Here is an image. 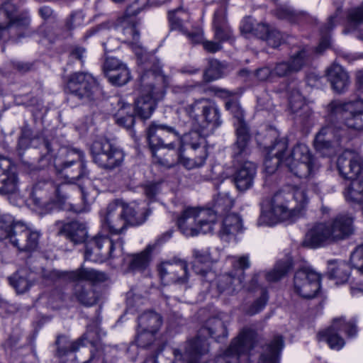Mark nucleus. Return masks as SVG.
Masks as SVG:
<instances>
[{
  "label": "nucleus",
  "instance_id": "obj_5",
  "mask_svg": "<svg viewBox=\"0 0 363 363\" xmlns=\"http://www.w3.org/2000/svg\"><path fill=\"white\" fill-rule=\"evenodd\" d=\"M206 333L216 340L228 335L225 325L220 318L218 317L209 318L205 326L199 330V335L186 343L184 354L179 350H174L175 358L174 363H199L200 357L208 352V343L204 338L201 337Z\"/></svg>",
  "mask_w": 363,
  "mask_h": 363
},
{
  "label": "nucleus",
  "instance_id": "obj_8",
  "mask_svg": "<svg viewBox=\"0 0 363 363\" xmlns=\"http://www.w3.org/2000/svg\"><path fill=\"white\" fill-rule=\"evenodd\" d=\"M67 185H55L52 182H38L34 187L33 201L41 213L51 211L57 204L62 203L66 196L62 193Z\"/></svg>",
  "mask_w": 363,
  "mask_h": 363
},
{
  "label": "nucleus",
  "instance_id": "obj_31",
  "mask_svg": "<svg viewBox=\"0 0 363 363\" xmlns=\"http://www.w3.org/2000/svg\"><path fill=\"white\" fill-rule=\"evenodd\" d=\"M13 231L18 234L19 244L21 247L18 250H35L38 247L40 234L37 231H33L22 222L17 221L14 225Z\"/></svg>",
  "mask_w": 363,
  "mask_h": 363
},
{
  "label": "nucleus",
  "instance_id": "obj_45",
  "mask_svg": "<svg viewBox=\"0 0 363 363\" xmlns=\"http://www.w3.org/2000/svg\"><path fill=\"white\" fill-rule=\"evenodd\" d=\"M291 195L294 208L297 210V213L301 211L308 203V196L306 189L304 186H292L284 189Z\"/></svg>",
  "mask_w": 363,
  "mask_h": 363
},
{
  "label": "nucleus",
  "instance_id": "obj_48",
  "mask_svg": "<svg viewBox=\"0 0 363 363\" xmlns=\"http://www.w3.org/2000/svg\"><path fill=\"white\" fill-rule=\"evenodd\" d=\"M223 65L216 59L208 60V67L203 74L206 82H211L220 78L223 74Z\"/></svg>",
  "mask_w": 363,
  "mask_h": 363
},
{
  "label": "nucleus",
  "instance_id": "obj_47",
  "mask_svg": "<svg viewBox=\"0 0 363 363\" xmlns=\"http://www.w3.org/2000/svg\"><path fill=\"white\" fill-rule=\"evenodd\" d=\"M118 104H121L120 109L116 113V123L126 128H131L135 123V118L133 114H130L131 106L129 104L118 100Z\"/></svg>",
  "mask_w": 363,
  "mask_h": 363
},
{
  "label": "nucleus",
  "instance_id": "obj_50",
  "mask_svg": "<svg viewBox=\"0 0 363 363\" xmlns=\"http://www.w3.org/2000/svg\"><path fill=\"white\" fill-rule=\"evenodd\" d=\"M150 260V251H141L132 255L129 261V265L133 269H144L147 267Z\"/></svg>",
  "mask_w": 363,
  "mask_h": 363
},
{
  "label": "nucleus",
  "instance_id": "obj_56",
  "mask_svg": "<svg viewBox=\"0 0 363 363\" xmlns=\"http://www.w3.org/2000/svg\"><path fill=\"white\" fill-rule=\"evenodd\" d=\"M182 14H185L181 9L169 13V20L172 29L178 30L182 33H186V29L183 25Z\"/></svg>",
  "mask_w": 363,
  "mask_h": 363
},
{
  "label": "nucleus",
  "instance_id": "obj_32",
  "mask_svg": "<svg viewBox=\"0 0 363 363\" xmlns=\"http://www.w3.org/2000/svg\"><path fill=\"white\" fill-rule=\"evenodd\" d=\"M138 21H133L132 18L119 17L116 23V30L120 40L124 43H136L140 38V33L137 29Z\"/></svg>",
  "mask_w": 363,
  "mask_h": 363
},
{
  "label": "nucleus",
  "instance_id": "obj_60",
  "mask_svg": "<svg viewBox=\"0 0 363 363\" xmlns=\"http://www.w3.org/2000/svg\"><path fill=\"white\" fill-rule=\"evenodd\" d=\"M283 40L282 34L275 29L270 30L266 38L267 44L274 48L279 47Z\"/></svg>",
  "mask_w": 363,
  "mask_h": 363
},
{
  "label": "nucleus",
  "instance_id": "obj_34",
  "mask_svg": "<svg viewBox=\"0 0 363 363\" xmlns=\"http://www.w3.org/2000/svg\"><path fill=\"white\" fill-rule=\"evenodd\" d=\"M125 216L128 225H139L143 224L150 213L149 209L144 205L140 206L136 203L127 204L123 203Z\"/></svg>",
  "mask_w": 363,
  "mask_h": 363
},
{
  "label": "nucleus",
  "instance_id": "obj_39",
  "mask_svg": "<svg viewBox=\"0 0 363 363\" xmlns=\"http://www.w3.org/2000/svg\"><path fill=\"white\" fill-rule=\"evenodd\" d=\"M328 275L337 284L345 283L350 277V267L344 262L328 261Z\"/></svg>",
  "mask_w": 363,
  "mask_h": 363
},
{
  "label": "nucleus",
  "instance_id": "obj_21",
  "mask_svg": "<svg viewBox=\"0 0 363 363\" xmlns=\"http://www.w3.org/2000/svg\"><path fill=\"white\" fill-rule=\"evenodd\" d=\"M325 224L331 242L343 240L354 233L353 218L346 213L338 214Z\"/></svg>",
  "mask_w": 363,
  "mask_h": 363
},
{
  "label": "nucleus",
  "instance_id": "obj_24",
  "mask_svg": "<svg viewBox=\"0 0 363 363\" xmlns=\"http://www.w3.org/2000/svg\"><path fill=\"white\" fill-rule=\"evenodd\" d=\"M213 28L215 40L221 43L233 40V31L227 21L225 6H220L215 11L213 19Z\"/></svg>",
  "mask_w": 363,
  "mask_h": 363
},
{
  "label": "nucleus",
  "instance_id": "obj_7",
  "mask_svg": "<svg viewBox=\"0 0 363 363\" xmlns=\"http://www.w3.org/2000/svg\"><path fill=\"white\" fill-rule=\"evenodd\" d=\"M296 215L297 210L294 206L291 195L283 189L273 195L269 210L262 212L258 224L272 225L279 220L292 219Z\"/></svg>",
  "mask_w": 363,
  "mask_h": 363
},
{
  "label": "nucleus",
  "instance_id": "obj_40",
  "mask_svg": "<svg viewBox=\"0 0 363 363\" xmlns=\"http://www.w3.org/2000/svg\"><path fill=\"white\" fill-rule=\"evenodd\" d=\"M293 260L290 257H285L279 260L273 269L267 272L265 279L268 282H276L284 277L293 267Z\"/></svg>",
  "mask_w": 363,
  "mask_h": 363
},
{
  "label": "nucleus",
  "instance_id": "obj_22",
  "mask_svg": "<svg viewBox=\"0 0 363 363\" xmlns=\"http://www.w3.org/2000/svg\"><path fill=\"white\" fill-rule=\"evenodd\" d=\"M153 161L167 168L179 164L182 159V147L180 144L171 141L164 145L150 150Z\"/></svg>",
  "mask_w": 363,
  "mask_h": 363
},
{
  "label": "nucleus",
  "instance_id": "obj_36",
  "mask_svg": "<svg viewBox=\"0 0 363 363\" xmlns=\"http://www.w3.org/2000/svg\"><path fill=\"white\" fill-rule=\"evenodd\" d=\"M74 296L82 304L91 306L96 303L99 295L91 284L79 282L74 287Z\"/></svg>",
  "mask_w": 363,
  "mask_h": 363
},
{
  "label": "nucleus",
  "instance_id": "obj_57",
  "mask_svg": "<svg viewBox=\"0 0 363 363\" xmlns=\"http://www.w3.org/2000/svg\"><path fill=\"white\" fill-rule=\"evenodd\" d=\"M125 66L126 65L123 63L118 59L113 57H108L106 58L104 62L103 71L106 78H108L110 77L111 74L115 73L116 71Z\"/></svg>",
  "mask_w": 363,
  "mask_h": 363
},
{
  "label": "nucleus",
  "instance_id": "obj_11",
  "mask_svg": "<svg viewBox=\"0 0 363 363\" xmlns=\"http://www.w3.org/2000/svg\"><path fill=\"white\" fill-rule=\"evenodd\" d=\"M225 108L230 111L237 119L236 135L237 140L233 146V157L238 162L249 154V143L250 135L248 128L244 122L243 111L240 104L234 101L226 102Z\"/></svg>",
  "mask_w": 363,
  "mask_h": 363
},
{
  "label": "nucleus",
  "instance_id": "obj_2",
  "mask_svg": "<svg viewBox=\"0 0 363 363\" xmlns=\"http://www.w3.org/2000/svg\"><path fill=\"white\" fill-rule=\"evenodd\" d=\"M289 140L286 138H275L274 143L267 146L268 155L264 161L267 173L272 174L281 164L289 171L300 178H308L318 169L315 157L308 145L298 143L288 153Z\"/></svg>",
  "mask_w": 363,
  "mask_h": 363
},
{
  "label": "nucleus",
  "instance_id": "obj_62",
  "mask_svg": "<svg viewBox=\"0 0 363 363\" xmlns=\"http://www.w3.org/2000/svg\"><path fill=\"white\" fill-rule=\"evenodd\" d=\"M255 76L259 81L273 82L274 78L273 70L269 67H262L256 70Z\"/></svg>",
  "mask_w": 363,
  "mask_h": 363
},
{
  "label": "nucleus",
  "instance_id": "obj_51",
  "mask_svg": "<svg viewBox=\"0 0 363 363\" xmlns=\"http://www.w3.org/2000/svg\"><path fill=\"white\" fill-rule=\"evenodd\" d=\"M108 82L115 86H123L126 84L131 79L130 72L127 66L122 67L115 73L111 74L108 78Z\"/></svg>",
  "mask_w": 363,
  "mask_h": 363
},
{
  "label": "nucleus",
  "instance_id": "obj_1",
  "mask_svg": "<svg viewBox=\"0 0 363 363\" xmlns=\"http://www.w3.org/2000/svg\"><path fill=\"white\" fill-rule=\"evenodd\" d=\"M330 124L323 127L316 134L314 145L325 156L330 157L336 148L349 141L347 130L336 123L344 124L348 128L363 130V101H332L326 108Z\"/></svg>",
  "mask_w": 363,
  "mask_h": 363
},
{
  "label": "nucleus",
  "instance_id": "obj_44",
  "mask_svg": "<svg viewBox=\"0 0 363 363\" xmlns=\"http://www.w3.org/2000/svg\"><path fill=\"white\" fill-rule=\"evenodd\" d=\"M212 262L209 251H197L193 262V270L196 274L206 276L209 272Z\"/></svg>",
  "mask_w": 363,
  "mask_h": 363
},
{
  "label": "nucleus",
  "instance_id": "obj_49",
  "mask_svg": "<svg viewBox=\"0 0 363 363\" xmlns=\"http://www.w3.org/2000/svg\"><path fill=\"white\" fill-rule=\"evenodd\" d=\"M194 157H185L182 154V159L179 162L184 167L191 169L202 166L207 157V152L206 148L200 149V154L195 152Z\"/></svg>",
  "mask_w": 363,
  "mask_h": 363
},
{
  "label": "nucleus",
  "instance_id": "obj_35",
  "mask_svg": "<svg viewBox=\"0 0 363 363\" xmlns=\"http://www.w3.org/2000/svg\"><path fill=\"white\" fill-rule=\"evenodd\" d=\"M327 76L333 89L337 93L343 92L349 85V77L342 67L333 65L327 71Z\"/></svg>",
  "mask_w": 363,
  "mask_h": 363
},
{
  "label": "nucleus",
  "instance_id": "obj_59",
  "mask_svg": "<svg viewBox=\"0 0 363 363\" xmlns=\"http://www.w3.org/2000/svg\"><path fill=\"white\" fill-rule=\"evenodd\" d=\"M348 21L351 24L358 25L363 23V3L348 12Z\"/></svg>",
  "mask_w": 363,
  "mask_h": 363
},
{
  "label": "nucleus",
  "instance_id": "obj_25",
  "mask_svg": "<svg viewBox=\"0 0 363 363\" xmlns=\"http://www.w3.org/2000/svg\"><path fill=\"white\" fill-rule=\"evenodd\" d=\"M256 169L255 164L250 161L241 162L233 175L234 183L239 191H245L252 186Z\"/></svg>",
  "mask_w": 363,
  "mask_h": 363
},
{
  "label": "nucleus",
  "instance_id": "obj_26",
  "mask_svg": "<svg viewBox=\"0 0 363 363\" xmlns=\"http://www.w3.org/2000/svg\"><path fill=\"white\" fill-rule=\"evenodd\" d=\"M289 107L291 113L302 120H306L311 114L312 111L306 104L305 99L301 94L299 88L297 86H289Z\"/></svg>",
  "mask_w": 363,
  "mask_h": 363
},
{
  "label": "nucleus",
  "instance_id": "obj_30",
  "mask_svg": "<svg viewBox=\"0 0 363 363\" xmlns=\"http://www.w3.org/2000/svg\"><path fill=\"white\" fill-rule=\"evenodd\" d=\"M56 225L60 228L59 233L65 235L74 244L82 243L85 241L87 231L84 223L79 221H71L62 224L60 221H57Z\"/></svg>",
  "mask_w": 363,
  "mask_h": 363
},
{
  "label": "nucleus",
  "instance_id": "obj_17",
  "mask_svg": "<svg viewBox=\"0 0 363 363\" xmlns=\"http://www.w3.org/2000/svg\"><path fill=\"white\" fill-rule=\"evenodd\" d=\"M29 22L28 16L18 14L17 9L10 2L5 3L0 9V39L8 30L17 32L26 28Z\"/></svg>",
  "mask_w": 363,
  "mask_h": 363
},
{
  "label": "nucleus",
  "instance_id": "obj_41",
  "mask_svg": "<svg viewBox=\"0 0 363 363\" xmlns=\"http://www.w3.org/2000/svg\"><path fill=\"white\" fill-rule=\"evenodd\" d=\"M17 222H14L11 218L0 219V241L5 240L11 244L12 247L20 248L18 234L13 231L14 225Z\"/></svg>",
  "mask_w": 363,
  "mask_h": 363
},
{
  "label": "nucleus",
  "instance_id": "obj_52",
  "mask_svg": "<svg viewBox=\"0 0 363 363\" xmlns=\"http://www.w3.org/2000/svg\"><path fill=\"white\" fill-rule=\"evenodd\" d=\"M147 0H135L131 3L126 9L122 17L132 18L137 21L136 16L141 12L147 5Z\"/></svg>",
  "mask_w": 363,
  "mask_h": 363
},
{
  "label": "nucleus",
  "instance_id": "obj_19",
  "mask_svg": "<svg viewBox=\"0 0 363 363\" xmlns=\"http://www.w3.org/2000/svg\"><path fill=\"white\" fill-rule=\"evenodd\" d=\"M337 167L340 174L345 179L354 181L359 180L363 177L356 179L363 172L362 158L350 150H346L341 154L337 161Z\"/></svg>",
  "mask_w": 363,
  "mask_h": 363
},
{
  "label": "nucleus",
  "instance_id": "obj_58",
  "mask_svg": "<svg viewBox=\"0 0 363 363\" xmlns=\"http://www.w3.org/2000/svg\"><path fill=\"white\" fill-rule=\"evenodd\" d=\"M291 67L289 61H282L277 63L272 69L274 77H284L294 73Z\"/></svg>",
  "mask_w": 363,
  "mask_h": 363
},
{
  "label": "nucleus",
  "instance_id": "obj_53",
  "mask_svg": "<svg viewBox=\"0 0 363 363\" xmlns=\"http://www.w3.org/2000/svg\"><path fill=\"white\" fill-rule=\"evenodd\" d=\"M268 301L267 289H262V294L246 310L248 315H253L259 313L266 306Z\"/></svg>",
  "mask_w": 363,
  "mask_h": 363
},
{
  "label": "nucleus",
  "instance_id": "obj_28",
  "mask_svg": "<svg viewBox=\"0 0 363 363\" xmlns=\"http://www.w3.org/2000/svg\"><path fill=\"white\" fill-rule=\"evenodd\" d=\"M325 229L326 225L323 223L314 225L306 234L302 242V247L320 248L332 243Z\"/></svg>",
  "mask_w": 363,
  "mask_h": 363
},
{
  "label": "nucleus",
  "instance_id": "obj_18",
  "mask_svg": "<svg viewBox=\"0 0 363 363\" xmlns=\"http://www.w3.org/2000/svg\"><path fill=\"white\" fill-rule=\"evenodd\" d=\"M254 347L253 333L250 330H242L240 335L235 338L223 356L218 357V363H233L229 358L235 361L242 354H247ZM234 363H237L235 362Z\"/></svg>",
  "mask_w": 363,
  "mask_h": 363
},
{
  "label": "nucleus",
  "instance_id": "obj_4",
  "mask_svg": "<svg viewBox=\"0 0 363 363\" xmlns=\"http://www.w3.org/2000/svg\"><path fill=\"white\" fill-rule=\"evenodd\" d=\"M177 111L184 113L192 128L201 130L204 135L212 134L223 122L218 106L208 98L201 97L190 104H182Z\"/></svg>",
  "mask_w": 363,
  "mask_h": 363
},
{
  "label": "nucleus",
  "instance_id": "obj_29",
  "mask_svg": "<svg viewBox=\"0 0 363 363\" xmlns=\"http://www.w3.org/2000/svg\"><path fill=\"white\" fill-rule=\"evenodd\" d=\"M159 272L162 279L169 276V280L172 281L184 282L187 279V265L182 260L164 262L160 265Z\"/></svg>",
  "mask_w": 363,
  "mask_h": 363
},
{
  "label": "nucleus",
  "instance_id": "obj_64",
  "mask_svg": "<svg viewBox=\"0 0 363 363\" xmlns=\"http://www.w3.org/2000/svg\"><path fill=\"white\" fill-rule=\"evenodd\" d=\"M268 26L263 23H257L254 28V30L252 35L256 36L258 38L265 40L267 34L269 33Z\"/></svg>",
  "mask_w": 363,
  "mask_h": 363
},
{
  "label": "nucleus",
  "instance_id": "obj_33",
  "mask_svg": "<svg viewBox=\"0 0 363 363\" xmlns=\"http://www.w3.org/2000/svg\"><path fill=\"white\" fill-rule=\"evenodd\" d=\"M283 347L282 337L274 336L269 343L263 347L258 363H279V356Z\"/></svg>",
  "mask_w": 363,
  "mask_h": 363
},
{
  "label": "nucleus",
  "instance_id": "obj_63",
  "mask_svg": "<svg viewBox=\"0 0 363 363\" xmlns=\"http://www.w3.org/2000/svg\"><path fill=\"white\" fill-rule=\"evenodd\" d=\"M259 277V272L255 273L250 281L245 286L246 290L249 292H255L257 291H260V294H262V289H265L264 287L262 286L259 282L258 279Z\"/></svg>",
  "mask_w": 363,
  "mask_h": 363
},
{
  "label": "nucleus",
  "instance_id": "obj_27",
  "mask_svg": "<svg viewBox=\"0 0 363 363\" xmlns=\"http://www.w3.org/2000/svg\"><path fill=\"white\" fill-rule=\"evenodd\" d=\"M243 225L242 218L235 213L225 216L222 228L219 232V237L223 242H236L237 234L242 232Z\"/></svg>",
  "mask_w": 363,
  "mask_h": 363
},
{
  "label": "nucleus",
  "instance_id": "obj_54",
  "mask_svg": "<svg viewBox=\"0 0 363 363\" xmlns=\"http://www.w3.org/2000/svg\"><path fill=\"white\" fill-rule=\"evenodd\" d=\"M156 333L146 330H141L138 328L135 342L138 346L140 347H147L155 341V334Z\"/></svg>",
  "mask_w": 363,
  "mask_h": 363
},
{
  "label": "nucleus",
  "instance_id": "obj_37",
  "mask_svg": "<svg viewBox=\"0 0 363 363\" xmlns=\"http://www.w3.org/2000/svg\"><path fill=\"white\" fill-rule=\"evenodd\" d=\"M207 135L201 130L194 129L193 131L184 135L179 143L182 149L185 148L200 154V149L206 148L205 137Z\"/></svg>",
  "mask_w": 363,
  "mask_h": 363
},
{
  "label": "nucleus",
  "instance_id": "obj_9",
  "mask_svg": "<svg viewBox=\"0 0 363 363\" xmlns=\"http://www.w3.org/2000/svg\"><path fill=\"white\" fill-rule=\"evenodd\" d=\"M98 84L96 79L86 72H75L70 75L67 84L69 92L68 101L74 100L84 104L94 99L98 91Z\"/></svg>",
  "mask_w": 363,
  "mask_h": 363
},
{
  "label": "nucleus",
  "instance_id": "obj_6",
  "mask_svg": "<svg viewBox=\"0 0 363 363\" xmlns=\"http://www.w3.org/2000/svg\"><path fill=\"white\" fill-rule=\"evenodd\" d=\"M162 75L151 71L146 72L140 77L141 96L135 101V111L143 119L150 117L156 104L163 99L165 90L161 82Z\"/></svg>",
  "mask_w": 363,
  "mask_h": 363
},
{
  "label": "nucleus",
  "instance_id": "obj_12",
  "mask_svg": "<svg viewBox=\"0 0 363 363\" xmlns=\"http://www.w3.org/2000/svg\"><path fill=\"white\" fill-rule=\"evenodd\" d=\"M344 332L348 337H353L357 334V326L353 322H346L342 318H335L332 325L327 329L320 331L317 337L320 341H325L333 350H340L345 342L340 335Z\"/></svg>",
  "mask_w": 363,
  "mask_h": 363
},
{
  "label": "nucleus",
  "instance_id": "obj_46",
  "mask_svg": "<svg viewBox=\"0 0 363 363\" xmlns=\"http://www.w3.org/2000/svg\"><path fill=\"white\" fill-rule=\"evenodd\" d=\"M242 286V279L240 277L224 274L218 279V288L220 291H227L228 294H233Z\"/></svg>",
  "mask_w": 363,
  "mask_h": 363
},
{
  "label": "nucleus",
  "instance_id": "obj_14",
  "mask_svg": "<svg viewBox=\"0 0 363 363\" xmlns=\"http://www.w3.org/2000/svg\"><path fill=\"white\" fill-rule=\"evenodd\" d=\"M43 277L45 279L56 280L58 279H69L72 281L84 280L92 284L105 281L108 277L104 273L92 269L80 268L74 271H43Z\"/></svg>",
  "mask_w": 363,
  "mask_h": 363
},
{
  "label": "nucleus",
  "instance_id": "obj_20",
  "mask_svg": "<svg viewBox=\"0 0 363 363\" xmlns=\"http://www.w3.org/2000/svg\"><path fill=\"white\" fill-rule=\"evenodd\" d=\"M147 135L150 150H155L171 141L178 143L180 138L179 133L174 127L156 123L149 126Z\"/></svg>",
  "mask_w": 363,
  "mask_h": 363
},
{
  "label": "nucleus",
  "instance_id": "obj_43",
  "mask_svg": "<svg viewBox=\"0 0 363 363\" xmlns=\"http://www.w3.org/2000/svg\"><path fill=\"white\" fill-rule=\"evenodd\" d=\"M162 323L161 315L152 311H145L138 318V328L155 333L157 332Z\"/></svg>",
  "mask_w": 363,
  "mask_h": 363
},
{
  "label": "nucleus",
  "instance_id": "obj_16",
  "mask_svg": "<svg viewBox=\"0 0 363 363\" xmlns=\"http://www.w3.org/2000/svg\"><path fill=\"white\" fill-rule=\"evenodd\" d=\"M84 154L76 149H68L65 160L55 163L57 172L62 173L67 178L77 179L85 174Z\"/></svg>",
  "mask_w": 363,
  "mask_h": 363
},
{
  "label": "nucleus",
  "instance_id": "obj_38",
  "mask_svg": "<svg viewBox=\"0 0 363 363\" xmlns=\"http://www.w3.org/2000/svg\"><path fill=\"white\" fill-rule=\"evenodd\" d=\"M311 60L312 51L308 47H301L291 55L289 62L291 69L296 73L308 66Z\"/></svg>",
  "mask_w": 363,
  "mask_h": 363
},
{
  "label": "nucleus",
  "instance_id": "obj_15",
  "mask_svg": "<svg viewBox=\"0 0 363 363\" xmlns=\"http://www.w3.org/2000/svg\"><path fill=\"white\" fill-rule=\"evenodd\" d=\"M123 202L116 201L108 204L101 219L102 227L113 234L122 233L128 226Z\"/></svg>",
  "mask_w": 363,
  "mask_h": 363
},
{
  "label": "nucleus",
  "instance_id": "obj_55",
  "mask_svg": "<svg viewBox=\"0 0 363 363\" xmlns=\"http://www.w3.org/2000/svg\"><path fill=\"white\" fill-rule=\"evenodd\" d=\"M9 281L18 294H23L27 291L32 284L27 278L18 274H16L12 277L9 278Z\"/></svg>",
  "mask_w": 363,
  "mask_h": 363
},
{
  "label": "nucleus",
  "instance_id": "obj_3",
  "mask_svg": "<svg viewBox=\"0 0 363 363\" xmlns=\"http://www.w3.org/2000/svg\"><path fill=\"white\" fill-rule=\"evenodd\" d=\"M234 199L228 191H219L214 198L213 209L187 208L178 218L177 225L186 236L211 233L218 220V214L226 213L233 206Z\"/></svg>",
  "mask_w": 363,
  "mask_h": 363
},
{
  "label": "nucleus",
  "instance_id": "obj_13",
  "mask_svg": "<svg viewBox=\"0 0 363 363\" xmlns=\"http://www.w3.org/2000/svg\"><path fill=\"white\" fill-rule=\"evenodd\" d=\"M294 292L304 298H313L320 289V276L309 268L296 272L294 277Z\"/></svg>",
  "mask_w": 363,
  "mask_h": 363
},
{
  "label": "nucleus",
  "instance_id": "obj_61",
  "mask_svg": "<svg viewBox=\"0 0 363 363\" xmlns=\"http://www.w3.org/2000/svg\"><path fill=\"white\" fill-rule=\"evenodd\" d=\"M83 23V16L81 13L76 12L70 15L66 21V27L69 30L80 26Z\"/></svg>",
  "mask_w": 363,
  "mask_h": 363
},
{
  "label": "nucleus",
  "instance_id": "obj_23",
  "mask_svg": "<svg viewBox=\"0 0 363 363\" xmlns=\"http://www.w3.org/2000/svg\"><path fill=\"white\" fill-rule=\"evenodd\" d=\"M13 169L11 160L0 155V194H14L18 191V177Z\"/></svg>",
  "mask_w": 363,
  "mask_h": 363
},
{
  "label": "nucleus",
  "instance_id": "obj_10",
  "mask_svg": "<svg viewBox=\"0 0 363 363\" xmlns=\"http://www.w3.org/2000/svg\"><path fill=\"white\" fill-rule=\"evenodd\" d=\"M91 153L93 161L106 169H113L120 166L124 159L123 151L116 147L106 138H100L92 143Z\"/></svg>",
  "mask_w": 363,
  "mask_h": 363
},
{
  "label": "nucleus",
  "instance_id": "obj_42",
  "mask_svg": "<svg viewBox=\"0 0 363 363\" xmlns=\"http://www.w3.org/2000/svg\"><path fill=\"white\" fill-rule=\"evenodd\" d=\"M123 244L124 242L122 238L113 240L106 235H96L86 242V250H91L94 247L118 250L123 247Z\"/></svg>",
  "mask_w": 363,
  "mask_h": 363
}]
</instances>
